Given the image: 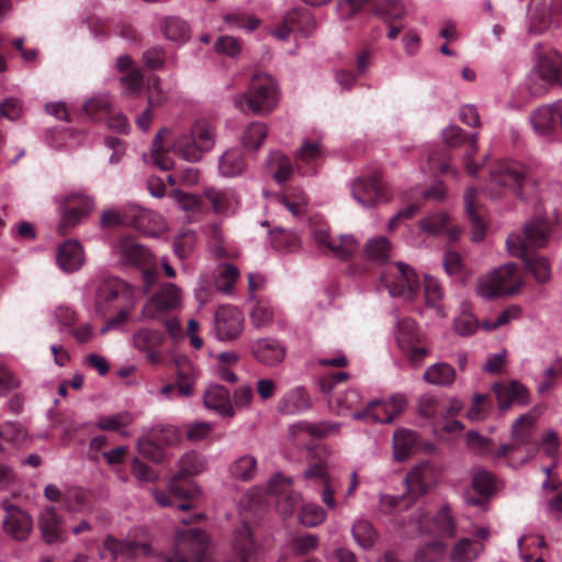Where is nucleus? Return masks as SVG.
<instances>
[{"instance_id": "1", "label": "nucleus", "mask_w": 562, "mask_h": 562, "mask_svg": "<svg viewBox=\"0 0 562 562\" xmlns=\"http://www.w3.org/2000/svg\"><path fill=\"white\" fill-rule=\"evenodd\" d=\"M115 249L123 263L142 268V291L147 296L142 308L143 318L162 321L181 308V289L171 282H159V274L151 267V254L145 247L134 237L123 236Z\"/></svg>"}, {"instance_id": "2", "label": "nucleus", "mask_w": 562, "mask_h": 562, "mask_svg": "<svg viewBox=\"0 0 562 562\" xmlns=\"http://www.w3.org/2000/svg\"><path fill=\"white\" fill-rule=\"evenodd\" d=\"M215 144V127L205 119L196 120L186 132L161 128L151 148L153 164L162 170L175 167L171 153L189 162L200 161Z\"/></svg>"}, {"instance_id": "3", "label": "nucleus", "mask_w": 562, "mask_h": 562, "mask_svg": "<svg viewBox=\"0 0 562 562\" xmlns=\"http://www.w3.org/2000/svg\"><path fill=\"white\" fill-rule=\"evenodd\" d=\"M550 232V222L537 216L527 222L520 233H513L506 239L510 255L521 258L526 268L540 283L550 279L551 268L548 259L535 254L533 250L548 244Z\"/></svg>"}, {"instance_id": "4", "label": "nucleus", "mask_w": 562, "mask_h": 562, "mask_svg": "<svg viewBox=\"0 0 562 562\" xmlns=\"http://www.w3.org/2000/svg\"><path fill=\"white\" fill-rule=\"evenodd\" d=\"M134 289L117 277L101 279L97 292L94 308L101 317H108L102 333L114 329L124 324L135 307Z\"/></svg>"}, {"instance_id": "5", "label": "nucleus", "mask_w": 562, "mask_h": 562, "mask_svg": "<svg viewBox=\"0 0 562 562\" xmlns=\"http://www.w3.org/2000/svg\"><path fill=\"white\" fill-rule=\"evenodd\" d=\"M206 468L205 459L196 451H189L179 461V471L171 477L168 492L156 490L154 497L162 506H177L181 510H189L199 493V488L190 480L191 476L202 473Z\"/></svg>"}, {"instance_id": "6", "label": "nucleus", "mask_w": 562, "mask_h": 562, "mask_svg": "<svg viewBox=\"0 0 562 562\" xmlns=\"http://www.w3.org/2000/svg\"><path fill=\"white\" fill-rule=\"evenodd\" d=\"M532 183L527 168L515 160H498L488 167V180L484 192L492 199H498L506 192L525 198V190Z\"/></svg>"}, {"instance_id": "7", "label": "nucleus", "mask_w": 562, "mask_h": 562, "mask_svg": "<svg viewBox=\"0 0 562 562\" xmlns=\"http://www.w3.org/2000/svg\"><path fill=\"white\" fill-rule=\"evenodd\" d=\"M278 102V87L276 80L268 74L252 75L245 93L234 98L236 109L241 112L250 111L256 114L271 112Z\"/></svg>"}, {"instance_id": "8", "label": "nucleus", "mask_w": 562, "mask_h": 562, "mask_svg": "<svg viewBox=\"0 0 562 562\" xmlns=\"http://www.w3.org/2000/svg\"><path fill=\"white\" fill-rule=\"evenodd\" d=\"M522 286V279L516 263H506L485 277L477 284V293L485 299L517 293Z\"/></svg>"}, {"instance_id": "9", "label": "nucleus", "mask_w": 562, "mask_h": 562, "mask_svg": "<svg viewBox=\"0 0 562 562\" xmlns=\"http://www.w3.org/2000/svg\"><path fill=\"white\" fill-rule=\"evenodd\" d=\"M381 283L392 296H403L407 300H414L420 288L416 272L403 262L389 266L382 272Z\"/></svg>"}, {"instance_id": "10", "label": "nucleus", "mask_w": 562, "mask_h": 562, "mask_svg": "<svg viewBox=\"0 0 562 562\" xmlns=\"http://www.w3.org/2000/svg\"><path fill=\"white\" fill-rule=\"evenodd\" d=\"M533 425V416L530 414L521 415L513 425L512 442L499 446L495 456L497 458H506L524 447L528 453V458H530L538 448V445L531 443Z\"/></svg>"}, {"instance_id": "11", "label": "nucleus", "mask_w": 562, "mask_h": 562, "mask_svg": "<svg viewBox=\"0 0 562 562\" xmlns=\"http://www.w3.org/2000/svg\"><path fill=\"white\" fill-rule=\"evenodd\" d=\"M316 29V21L311 11L295 8L286 13L282 22L271 32L278 40H286L291 33H299L303 37L311 36Z\"/></svg>"}, {"instance_id": "12", "label": "nucleus", "mask_w": 562, "mask_h": 562, "mask_svg": "<svg viewBox=\"0 0 562 562\" xmlns=\"http://www.w3.org/2000/svg\"><path fill=\"white\" fill-rule=\"evenodd\" d=\"M416 529L419 532L453 538L456 536V522L449 505H443L434 517L425 510H418L415 516Z\"/></svg>"}, {"instance_id": "13", "label": "nucleus", "mask_w": 562, "mask_h": 562, "mask_svg": "<svg viewBox=\"0 0 562 562\" xmlns=\"http://www.w3.org/2000/svg\"><path fill=\"white\" fill-rule=\"evenodd\" d=\"M313 237L324 254H330L342 260L349 259L358 250V241L353 236L340 235L333 238L323 225L313 228Z\"/></svg>"}, {"instance_id": "14", "label": "nucleus", "mask_w": 562, "mask_h": 562, "mask_svg": "<svg viewBox=\"0 0 562 562\" xmlns=\"http://www.w3.org/2000/svg\"><path fill=\"white\" fill-rule=\"evenodd\" d=\"M351 191L353 198L363 206H373L389 199L386 186L376 172L367 178L357 179Z\"/></svg>"}, {"instance_id": "15", "label": "nucleus", "mask_w": 562, "mask_h": 562, "mask_svg": "<svg viewBox=\"0 0 562 562\" xmlns=\"http://www.w3.org/2000/svg\"><path fill=\"white\" fill-rule=\"evenodd\" d=\"M4 509L3 530L16 541H25L33 530L32 517L22 508L8 503H2Z\"/></svg>"}, {"instance_id": "16", "label": "nucleus", "mask_w": 562, "mask_h": 562, "mask_svg": "<svg viewBox=\"0 0 562 562\" xmlns=\"http://www.w3.org/2000/svg\"><path fill=\"white\" fill-rule=\"evenodd\" d=\"M303 477L313 482L315 486L321 488L322 502L329 509L336 508V483L335 480L329 475L326 464L323 460L319 459L315 463H311L308 468L303 472Z\"/></svg>"}, {"instance_id": "17", "label": "nucleus", "mask_w": 562, "mask_h": 562, "mask_svg": "<svg viewBox=\"0 0 562 562\" xmlns=\"http://www.w3.org/2000/svg\"><path fill=\"white\" fill-rule=\"evenodd\" d=\"M195 381V369L191 362L183 360L177 363L176 382L164 385L160 389V394L168 400L175 397H190L194 394Z\"/></svg>"}, {"instance_id": "18", "label": "nucleus", "mask_w": 562, "mask_h": 562, "mask_svg": "<svg viewBox=\"0 0 562 562\" xmlns=\"http://www.w3.org/2000/svg\"><path fill=\"white\" fill-rule=\"evenodd\" d=\"M150 213L137 205H131L121 212L105 211L101 216V225L110 227L115 225L132 226L139 232H146V222Z\"/></svg>"}, {"instance_id": "19", "label": "nucleus", "mask_w": 562, "mask_h": 562, "mask_svg": "<svg viewBox=\"0 0 562 562\" xmlns=\"http://www.w3.org/2000/svg\"><path fill=\"white\" fill-rule=\"evenodd\" d=\"M533 130L543 136L562 130V100L537 108L530 116Z\"/></svg>"}, {"instance_id": "20", "label": "nucleus", "mask_w": 562, "mask_h": 562, "mask_svg": "<svg viewBox=\"0 0 562 562\" xmlns=\"http://www.w3.org/2000/svg\"><path fill=\"white\" fill-rule=\"evenodd\" d=\"M133 346L146 353L147 360L159 364L162 360L160 346L165 342V334L158 329L140 327L133 335Z\"/></svg>"}, {"instance_id": "21", "label": "nucleus", "mask_w": 562, "mask_h": 562, "mask_svg": "<svg viewBox=\"0 0 562 562\" xmlns=\"http://www.w3.org/2000/svg\"><path fill=\"white\" fill-rule=\"evenodd\" d=\"M442 138L448 147H458L467 145L468 150L464 155V167L469 175L475 176L480 169L479 165L473 162V156L476 153L477 134L468 136L459 126H449L442 133Z\"/></svg>"}, {"instance_id": "22", "label": "nucleus", "mask_w": 562, "mask_h": 562, "mask_svg": "<svg viewBox=\"0 0 562 562\" xmlns=\"http://www.w3.org/2000/svg\"><path fill=\"white\" fill-rule=\"evenodd\" d=\"M291 487L292 480L280 474L274 475L268 485L269 493L278 496L277 508L284 518L290 517L299 504V496Z\"/></svg>"}, {"instance_id": "23", "label": "nucleus", "mask_w": 562, "mask_h": 562, "mask_svg": "<svg viewBox=\"0 0 562 562\" xmlns=\"http://www.w3.org/2000/svg\"><path fill=\"white\" fill-rule=\"evenodd\" d=\"M241 312L233 306H221L215 313V330L221 340L236 338L243 329Z\"/></svg>"}, {"instance_id": "24", "label": "nucleus", "mask_w": 562, "mask_h": 562, "mask_svg": "<svg viewBox=\"0 0 562 562\" xmlns=\"http://www.w3.org/2000/svg\"><path fill=\"white\" fill-rule=\"evenodd\" d=\"M536 71L550 86H562V55L554 50L539 52Z\"/></svg>"}, {"instance_id": "25", "label": "nucleus", "mask_w": 562, "mask_h": 562, "mask_svg": "<svg viewBox=\"0 0 562 562\" xmlns=\"http://www.w3.org/2000/svg\"><path fill=\"white\" fill-rule=\"evenodd\" d=\"M103 551L109 552L112 560H133L139 555H149L151 548L148 543L131 540H117L108 536L103 542Z\"/></svg>"}, {"instance_id": "26", "label": "nucleus", "mask_w": 562, "mask_h": 562, "mask_svg": "<svg viewBox=\"0 0 562 562\" xmlns=\"http://www.w3.org/2000/svg\"><path fill=\"white\" fill-rule=\"evenodd\" d=\"M436 479V471L430 462L419 463L407 473L405 479L409 496L416 498L426 494Z\"/></svg>"}, {"instance_id": "27", "label": "nucleus", "mask_w": 562, "mask_h": 562, "mask_svg": "<svg viewBox=\"0 0 562 562\" xmlns=\"http://www.w3.org/2000/svg\"><path fill=\"white\" fill-rule=\"evenodd\" d=\"M476 189L470 187L464 192V209L467 216L472 223V240L481 241L486 232L485 209L476 199Z\"/></svg>"}, {"instance_id": "28", "label": "nucleus", "mask_w": 562, "mask_h": 562, "mask_svg": "<svg viewBox=\"0 0 562 562\" xmlns=\"http://www.w3.org/2000/svg\"><path fill=\"white\" fill-rule=\"evenodd\" d=\"M323 159V150L319 142L306 139L303 142L295 157V167L301 176H312Z\"/></svg>"}, {"instance_id": "29", "label": "nucleus", "mask_w": 562, "mask_h": 562, "mask_svg": "<svg viewBox=\"0 0 562 562\" xmlns=\"http://www.w3.org/2000/svg\"><path fill=\"white\" fill-rule=\"evenodd\" d=\"M251 355L266 366L280 363L285 356V348L273 338H261L252 341Z\"/></svg>"}, {"instance_id": "30", "label": "nucleus", "mask_w": 562, "mask_h": 562, "mask_svg": "<svg viewBox=\"0 0 562 562\" xmlns=\"http://www.w3.org/2000/svg\"><path fill=\"white\" fill-rule=\"evenodd\" d=\"M204 404L209 409L216 412L224 418L235 415L228 390L222 385H211L204 393Z\"/></svg>"}, {"instance_id": "31", "label": "nucleus", "mask_w": 562, "mask_h": 562, "mask_svg": "<svg viewBox=\"0 0 562 562\" xmlns=\"http://www.w3.org/2000/svg\"><path fill=\"white\" fill-rule=\"evenodd\" d=\"M38 527L42 532L43 540L46 543L61 542L65 539L63 521L54 507H47L41 514Z\"/></svg>"}, {"instance_id": "32", "label": "nucleus", "mask_w": 562, "mask_h": 562, "mask_svg": "<svg viewBox=\"0 0 562 562\" xmlns=\"http://www.w3.org/2000/svg\"><path fill=\"white\" fill-rule=\"evenodd\" d=\"M340 424L325 420L318 424L300 422L291 427V435L296 445L301 443V436L308 435L313 438L323 439L339 431Z\"/></svg>"}, {"instance_id": "33", "label": "nucleus", "mask_w": 562, "mask_h": 562, "mask_svg": "<svg viewBox=\"0 0 562 562\" xmlns=\"http://www.w3.org/2000/svg\"><path fill=\"white\" fill-rule=\"evenodd\" d=\"M59 268L66 272L78 270L83 263V250L77 240H66L63 243L56 255Z\"/></svg>"}, {"instance_id": "34", "label": "nucleus", "mask_w": 562, "mask_h": 562, "mask_svg": "<svg viewBox=\"0 0 562 562\" xmlns=\"http://www.w3.org/2000/svg\"><path fill=\"white\" fill-rule=\"evenodd\" d=\"M311 398L304 387H295L286 392L278 403V409L282 414H299L310 409Z\"/></svg>"}, {"instance_id": "35", "label": "nucleus", "mask_w": 562, "mask_h": 562, "mask_svg": "<svg viewBox=\"0 0 562 562\" xmlns=\"http://www.w3.org/2000/svg\"><path fill=\"white\" fill-rule=\"evenodd\" d=\"M493 389L501 409H506L514 402L526 403L529 395L527 387L515 381L509 384L495 383Z\"/></svg>"}, {"instance_id": "36", "label": "nucleus", "mask_w": 562, "mask_h": 562, "mask_svg": "<svg viewBox=\"0 0 562 562\" xmlns=\"http://www.w3.org/2000/svg\"><path fill=\"white\" fill-rule=\"evenodd\" d=\"M472 488L477 493V496L468 494V503L482 505L494 492L495 480L493 474L485 470H476L472 477Z\"/></svg>"}, {"instance_id": "37", "label": "nucleus", "mask_w": 562, "mask_h": 562, "mask_svg": "<svg viewBox=\"0 0 562 562\" xmlns=\"http://www.w3.org/2000/svg\"><path fill=\"white\" fill-rule=\"evenodd\" d=\"M420 228L434 235L447 234L451 241L457 240L460 235V229L451 225L449 216L445 213H437L424 218L420 222Z\"/></svg>"}, {"instance_id": "38", "label": "nucleus", "mask_w": 562, "mask_h": 562, "mask_svg": "<svg viewBox=\"0 0 562 562\" xmlns=\"http://www.w3.org/2000/svg\"><path fill=\"white\" fill-rule=\"evenodd\" d=\"M483 550V542L470 538H462L452 547L450 559L452 562H473Z\"/></svg>"}, {"instance_id": "39", "label": "nucleus", "mask_w": 562, "mask_h": 562, "mask_svg": "<svg viewBox=\"0 0 562 562\" xmlns=\"http://www.w3.org/2000/svg\"><path fill=\"white\" fill-rule=\"evenodd\" d=\"M161 32L169 41L186 43L191 36L190 26L178 16H168L161 21Z\"/></svg>"}, {"instance_id": "40", "label": "nucleus", "mask_w": 562, "mask_h": 562, "mask_svg": "<svg viewBox=\"0 0 562 562\" xmlns=\"http://www.w3.org/2000/svg\"><path fill=\"white\" fill-rule=\"evenodd\" d=\"M363 257L371 262L383 265L391 257V244L386 237L369 239L363 248Z\"/></svg>"}, {"instance_id": "41", "label": "nucleus", "mask_w": 562, "mask_h": 562, "mask_svg": "<svg viewBox=\"0 0 562 562\" xmlns=\"http://www.w3.org/2000/svg\"><path fill=\"white\" fill-rule=\"evenodd\" d=\"M562 11V0H553L551 10L548 12L544 9H536L530 14L529 32L540 34L549 29L552 16Z\"/></svg>"}, {"instance_id": "42", "label": "nucleus", "mask_w": 562, "mask_h": 562, "mask_svg": "<svg viewBox=\"0 0 562 562\" xmlns=\"http://www.w3.org/2000/svg\"><path fill=\"white\" fill-rule=\"evenodd\" d=\"M245 159L238 149L225 151L218 161L220 172L225 177L238 176L245 170Z\"/></svg>"}, {"instance_id": "43", "label": "nucleus", "mask_w": 562, "mask_h": 562, "mask_svg": "<svg viewBox=\"0 0 562 562\" xmlns=\"http://www.w3.org/2000/svg\"><path fill=\"white\" fill-rule=\"evenodd\" d=\"M204 196L211 203L213 212L222 215H227L231 212L235 201L231 191L215 188L205 189Z\"/></svg>"}, {"instance_id": "44", "label": "nucleus", "mask_w": 562, "mask_h": 562, "mask_svg": "<svg viewBox=\"0 0 562 562\" xmlns=\"http://www.w3.org/2000/svg\"><path fill=\"white\" fill-rule=\"evenodd\" d=\"M394 456L397 461L406 460L416 448V435L406 429L395 431L393 437Z\"/></svg>"}, {"instance_id": "45", "label": "nucleus", "mask_w": 562, "mask_h": 562, "mask_svg": "<svg viewBox=\"0 0 562 562\" xmlns=\"http://www.w3.org/2000/svg\"><path fill=\"white\" fill-rule=\"evenodd\" d=\"M356 419L371 418L376 423L390 424L394 420L390 405L386 402L373 401L368 406L353 414Z\"/></svg>"}, {"instance_id": "46", "label": "nucleus", "mask_w": 562, "mask_h": 562, "mask_svg": "<svg viewBox=\"0 0 562 562\" xmlns=\"http://www.w3.org/2000/svg\"><path fill=\"white\" fill-rule=\"evenodd\" d=\"M424 379L430 384L447 386L454 381L456 370L446 362H439L430 366L425 371Z\"/></svg>"}, {"instance_id": "47", "label": "nucleus", "mask_w": 562, "mask_h": 562, "mask_svg": "<svg viewBox=\"0 0 562 562\" xmlns=\"http://www.w3.org/2000/svg\"><path fill=\"white\" fill-rule=\"evenodd\" d=\"M229 472L237 480L251 481L257 473V460L250 454L241 456L231 464Z\"/></svg>"}, {"instance_id": "48", "label": "nucleus", "mask_w": 562, "mask_h": 562, "mask_svg": "<svg viewBox=\"0 0 562 562\" xmlns=\"http://www.w3.org/2000/svg\"><path fill=\"white\" fill-rule=\"evenodd\" d=\"M239 278V270L232 263H221L216 268L215 286L224 293H231Z\"/></svg>"}, {"instance_id": "49", "label": "nucleus", "mask_w": 562, "mask_h": 562, "mask_svg": "<svg viewBox=\"0 0 562 562\" xmlns=\"http://www.w3.org/2000/svg\"><path fill=\"white\" fill-rule=\"evenodd\" d=\"M351 532L357 543L364 549L371 548L378 539V532L373 525L366 519L357 520Z\"/></svg>"}, {"instance_id": "50", "label": "nucleus", "mask_w": 562, "mask_h": 562, "mask_svg": "<svg viewBox=\"0 0 562 562\" xmlns=\"http://www.w3.org/2000/svg\"><path fill=\"white\" fill-rule=\"evenodd\" d=\"M375 13L380 15L386 24H391L402 20L406 11L401 0H383L375 5Z\"/></svg>"}, {"instance_id": "51", "label": "nucleus", "mask_w": 562, "mask_h": 562, "mask_svg": "<svg viewBox=\"0 0 562 562\" xmlns=\"http://www.w3.org/2000/svg\"><path fill=\"white\" fill-rule=\"evenodd\" d=\"M132 422V415L127 412H122L114 415L100 416L95 425L100 430H112L124 434L123 429L130 426Z\"/></svg>"}, {"instance_id": "52", "label": "nucleus", "mask_w": 562, "mask_h": 562, "mask_svg": "<svg viewBox=\"0 0 562 562\" xmlns=\"http://www.w3.org/2000/svg\"><path fill=\"white\" fill-rule=\"evenodd\" d=\"M396 339L400 348H405V345L419 341V331L415 321L412 318H402L397 322Z\"/></svg>"}, {"instance_id": "53", "label": "nucleus", "mask_w": 562, "mask_h": 562, "mask_svg": "<svg viewBox=\"0 0 562 562\" xmlns=\"http://www.w3.org/2000/svg\"><path fill=\"white\" fill-rule=\"evenodd\" d=\"M268 135L266 124L261 122L250 123L243 134V144L247 149H258Z\"/></svg>"}, {"instance_id": "54", "label": "nucleus", "mask_w": 562, "mask_h": 562, "mask_svg": "<svg viewBox=\"0 0 562 562\" xmlns=\"http://www.w3.org/2000/svg\"><path fill=\"white\" fill-rule=\"evenodd\" d=\"M299 519L306 527H316L326 519V512L317 504H306L300 510Z\"/></svg>"}, {"instance_id": "55", "label": "nucleus", "mask_w": 562, "mask_h": 562, "mask_svg": "<svg viewBox=\"0 0 562 562\" xmlns=\"http://www.w3.org/2000/svg\"><path fill=\"white\" fill-rule=\"evenodd\" d=\"M90 205L85 202L82 207H70L63 214L60 223L58 225V232L60 235H67L71 228L79 222V220L89 213Z\"/></svg>"}, {"instance_id": "56", "label": "nucleus", "mask_w": 562, "mask_h": 562, "mask_svg": "<svg viewBox=\"0 0 562 562\" xmlns=\"http://www.w3.org/2000/svg\"><path fill=\"white\" fill-rule=\"evenodd\" d=\"M272 247L279 251L292 252L300 247V240L293 232H273L271 236Z\"/></svg>"}, {"instance_id": "57", "label": "nucleus", "mask_w": 562, "mask_h": 562, "mask_svg": "<svg viewBox=\"0 0 562 562\" xmlns=\"http://www.w3.org/2000/svg\"><path fill=\"white\" fill-rule=\"evenodd\" d=\"M171 196L179 207L186 212L201 213L203 211V201L195 194L176 189L171 192Z\"/></svg>"}, {"instance_id": "58", "label": "nucleus", "mask_w": 562, "mask_h": 562, "mask_svg": "<svg viewBox=\"0 0 562 562\" xmlns=\"http://www.w3.org/2000/svg\"><path fill=\"white\" fill-rule=\"evenodd\" d=\"M427 168L431 173H448L450 171V165L448 162V153L441 147L434 148L428 154Z\"/></svg>"}, {"instance_id": "59", "label": "nucleus", "mask_w": 562, "mask_h": 562, "mask_svg": "<svg viewBox=\"0 0 562 562\" xmlns=\"http://www.w3.org/2000/svg\"><path fill=\"white\" fill-rule=\"evenodd\" d=\"M250 319L258 329L270 326L273 321L272 307L267 302L259 301L250 314Z\"/></svg>"}, {"instance_id": "60", "label": "nucleus", "mask_w": 562, "mask_h": 562, "mask_svg": "<svg viewBox=\"0 0 562 562\" xmlns=\"http://www.w3.org/2000/svg\"><path fill=\"white\" fill-rule=\"evenodd\" d=\"M376 0H341L338 2V12L345 19L351 18L359 11L374 9Z\"/></svg>"}, {"instance_id": "61", "label": "nucleus", "mask_w": 562, "mask_h": 562, "mask_svg": "<svg viewBox=\"0 0 562 562\" xmlns=\"http://www.w3.org/2000/svg\"><path fill=\"white\" fill-rule=\"evenodd\" d=\"M283 203L294 216H300L307 204V196L303 191L291 188L285 192Z\"/></svg>"}, {"instance_id": "62", "label": "nucleus", "mask_w": 562, "mask_h": 562, "mask_svg": "<svg viewBox=\"0 0 562 562\" xmlns=\"http://www.w3.org/2000/svg\"><path fill=\"white\" fill-rule=\"evenodd\" d=\"M224 21L233 29H245L247 31H252L259 25L257 18L241 12L227 13Z\"/></svg>"}, {"instance_id": "63", "label": "nucleus", "mask_w": 562, "mask_h": 562, "mask_svg": "<svg viewBox=\"0 0 562 562\" xmlns=\"http://www.w3.org/2000/svg\"><path fill=\"white\" fill-rule=\"evenodd\" d=\"M446 546L440 541H431L416 553L417 562H438L443 555Z\"/></svg>"}, {"instance_id": "64", "label": "nucleus", "mask_w": 562, "mask_h": 562, "mask_svg": "<svg viewBox=\"0 0 562 562\" xmlns=\"http://www.w3.org/2000/svg\"><path fill=\"white\" fill-rule=\"evenodd\" d=\"M150 439L161 447H170L181 439L179 430L173 426H165L153 431Z\"/></svg>"}]
</instances>
